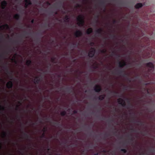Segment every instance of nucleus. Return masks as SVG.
Returning a JSON list of instances; mask_svg holds the SVG:
<instances>
[{"instance_id": "35", "label": "nucleus", "mask_w": 155, "mask_h": 155, "mask_svg": "<svg viewBox=\"0 0 155 155\" xmlns=\"http://www.w3.org/2000/svg\"><path fill=\"white\" fill-rule=\"evenodd\" d=\"M55 57H53L51 58V60L53 63H55L56 62H55Z\"/></svg>"}, {"instance_id": "42", "label": "nucleus", "mask_w": 155, "mask_h": 155, "mask_svg": "<svg viewBox=\"0 0 155 155\" xmlns=\"http://www.w3.org/2000/svg\"><path fill=\"white\" fill-rule=\"evenodd\" d=\"M47 26H48V27H50V24H45L44 25V27H47Z\"/></svg>"}, {"instance_id": "52", "label": "nucleus", "mask_w": 155, "mask_h": 155, "mask_svg": "<svg viewBox=\"0 0 155 155\" xmlns=\"http://www.w3.org/2000/svg\"><path fill=\"white\" fill-rule=\"evenodd\" d=\"M113 24H115L117 22V21H116V20L114 19L113 20Z\"/></svg>"}, {"instance_id": "32", "label": "nucleus", "mask_w": 155, "mask_h": 155, "mask_svg": "<svg viewBox=\"0 0 155 155\" xmlns=\"http://www.w3.org/2000/svg\"><path fill=\"white\" fill-rule=\"evenodd\" d=\"M46 137L45 134V132H43L41 135L40 136V137L41 138H45Z\"/></svg>"}, {"instance_id": "49", "label": "nucleus", "mask_w": 155, "mask_h": 155, "mask_svg": "<svg viewBox=\"0 0 155 155\" xmlns=\"http://www.w3.org/2000/svg\"><path fill=\"white\" fill-rule=\"evenodd\" d=\"M31 34V33H28V32H25V33L24 34V36H25V35H28V34Z\"/></svg>"}, {"instance_id": "36", "label": "nucleus", "mask_w": 155, "mask_h": 155, "mask_svg": "<svg viewBox=\"0 0 155 155\" xmlns=\"http://www.w3.org/2000/svg\"><path fill=\"white\" fill-rule=\"evenodd\" d=\"M110 38H116V35L114 34H110Z\"/></svg>"}, {"instance_id": "14", "label": "nucleus", "mask_w": 155, "mask_h": 155, "mask_svg": "<svg viewBox=\"0 0 155 155\" xmlns=\"http://www.w3.org/2000/svg\"><path fill=\"white\" fill-rule=\"evenodd\" d=\"M5 28H6L7 29H10V27L7 24H5V25H3L0 26V29H4Z\"/></svg>"}, {"instance_id": "63", "label": "nucleus", "mask_w": 155, "mask_h": 155, "mask_svg": "<svg viewBox=\"0 0 155 155\" xmlns=\"http://www.w3.org/2000/svg\"><path fill=\"white\" fill-rule=\"evenodd\" d=\"M27 28H31V27L30 25H28L27 26Z\"/></svg>"}, {"instance_id": "55", "label": "nucleus", "mask_w": 155, "mask_h": 155, "mask_svg": "<svg viewBox=\"0 0 155 155\" xmlns=\"http://www.w3.org/2000/svg\"><path fill=\"white\" fill-rule=\"evenodd\" d=\"M34 19H32L31 21V23H34Z\"/></svg>"}, {"instance_id": "43", "label": "nucleus", "mask_w": 155, "mask_h": 155, "mask_svg": "<svg viewBox=\"0 0 155 155\" xmlns=\"http://www.w3.org/2000/svg\"><path fill=\"white\" fill-rule=\"evenodd\" d=\"M78 112V111L77 110H74L73 111V113L74 114H77Z\"/></svg>"}, {"instance_id": "25", "label": "nucleus", "mask_w": 155, "mask_h": 155, "mask_svg": "<svg viewBox=\"0 0 155 155\" xmlns=\"http://www.w3.org/2000/svg\"><path fill=\"white\" fill-rule=\"evenodd\" d=\"M141 133L143 136H146L147 135L148 132L147 130H145L143 132H141Z\"/></svg>"}, {"instance_id": "2", "label": "nucleus", "mask_w": 155, "mask_h": 155, "mask_svg": "<svg viewBox=\"0 0 155 155\" xmlns=\"http://www.w3.org/2000/svg\"><path fill=\"white\" fill-rule=\"evenodd\" d=\"M84 18L83 15H79L77 18V20L78 21V24L79 26H83L84 25Z\"/></svg>"}, {"instance_id": "7", "label": "nucleus", "mask_w": 155, "mask_h": 155, "mask_svg": "<svg viewBox=\"0 0 155 155\" xmlns=\"http://www.w3.org/2000/svg\"><path fill=\"white\" fill-rule=\"evenodd\" d=\"M102 89L101 87L98 85H96L94 88V90L96 92H100Z\"/></svg>"}, {"instance_id": "17", "label": "nucleus", "mask_w": 155, "mask_h": 155, "mask_svg": "<svg viewBox=\"0 0 155 155\" xmlns=\"http://www.w3.org/2000/svg\"><path fill=\"white\" fill-rule=\"evenodd\" d=\"M143 5L141 3H137L135 6V7L136 9H139V8L142 7Z\"/></svg>"}, {"instance_id": "57", "label": "nucleus", "mask_w": 155, "mask_h": 155, "mask_svg": "<svg viewBox=\"0 0 155 155\" xmlns=\"http://www.w3.org/2000/svg\"><path fill=\"white\" fill-rule=\"evenodd\" d=\"M49 66H47V68H50V67L51 66V64H50V63H49Z\"/></svg>"}, {"instance_id": "22", "label": "nucleus", "mask_w": 155, "mask_h": 155, "mask_svg": "<svg viewBox=\"0 0 155 155\" xmlns=\"http://www.w3.org/2000/svg\"><path fill=\"white\" fill-rule=\"evenodd\" d=\"M32 63V61L30 60H27L26 62V64L29 66L31 65Z\"/></svg>"}, {"instance_id": "1", "label": "nucleus", "mask_w": 155, "mask_h": 155, "mask_svg": "<svg viewBox=\"0 0 155 155\" xmlns=\"http://www.w3.org/2000/svg\"><path fill=\"white\" fill-rule=\"evenodd\" d=\"M146 65L149 68L147 71V74L148 75L152 74L154 69V66L153 64L151 62H149L146 63Z\"/></svg>"}, {"instance_id": "20", "label": "nucleus", "mask_w": 155, "mask_h": 155, "mask_svg": "<svg viewBox=\"0 0 155 155\" xmlns=\"http://www.w3.org/2000/svg\"><path fill=\"white\" fill-rule=\"evenodd\" d=\"M105 97V95L104 94L101 95L98 97V99L100 101H102L104 99Z\"/></svg>"}, {"instance_id": "13", "label": "nucleus", "mask_w": 155, "mask_h": 155, "mask_svg": "<svg viewBox=\"0 0 155 155\" xmlns=\"http://www.w3.org/2000/svg\"><path fill=\"white\" fill-rule=\"evenodd\" d=\"M126 63L124 61H123L122 62L120 61H119V66L120 68H123L124 67L126 66Z\"/></svg>"}, {"instance_id": "8", "label": "nucleus", "mask_w": 155, "mask_h": 155, "mask_svg": "<svg viewBox=\"0 0 155 155\" xmlns=\"http://www.w3.org/2000/svg\"><path fill=\"white\" fill-rule=\"evenodd\" d=\"M74 35L76 37L78 38L81 36L83 35V33L81 31L78 30L76 31Z\"/></svg>"}, {"instance_id": "29", "label": "nucleus", "mask_w": 155, "mask_h": 155, "mask_svg": "<svg viewBox=\"0 0 155 155\" xmlns=\"http://www.w3.org/2000/svg\"><path fill=\"white\" fill-rule=\"evenodd\" d=\"M5 110V108L4 107L0 105V112L3 111Z\"/></svg>"}, {"instance_id": "10", "label": "nucleus", "mask_w": 155, "mask_h": 155, "mask_svg": "<svg viewBox=\"0 0 155 155\" xmlns=\"http://www.w3.org/2000/svg\"><path fill=\"white\" fill-rule=\"evenodd\" d=\"M7 5V2L5 0H4L1 2V8L2 9H5V8Z\"/></svg>"}, {"instance_id": "48", "label": "nucleus", "mask_w": 155, "mask_h": 155, "mask_svg": "<svg viewBox=\"0 0 155 155\" xmlns=\"http://www.w3.org/2000/svg\"><path fill=\"white\" fill-rule=\"evenodd\" d=\"M13 49H14L15 50V48H9L8 49V50H9L10 51H12L13 50Z\"/></svg>"}, {"instance_id": "61", "label": "nucleus", "mask_w": 155, "mask_h": 155, "mask_svg": "<svg viewBox=\"0 0 155 155\" xmlns=\"http://www.w3.org/2000/svg\"><path fill=\"white\" fill-rule=\"evenodd\" d=\"M19 107V106L18 105H17V107H16V108L15 109V110H18V108Z\"/></svg>"}, {"instance_id": "4", "label": "nucleus", "mask_w": 155, "mask_h": 155, "mask_svg": "<svg viewBox=\"0 0 155 155\" xmlns=\"http://www.w3.org/2000/svg\"><path fill=\"white\" fill-rule=\"evenodd\" d=\"M21 133L22 134V137L25 139H28L31 137V136L29 134L28 132L27 131H24L22 130Z\"/></svg>"}, {"instance_id": "11", "label": "nucleus", "mask_w": 155, "mask_h": 155, "mask_svg": "<svg viewBox=\"0 0 155 155\" xmlns=\"http://www.w3.org/2000/svg\"><path fill=\"white\" fill-rule=\"evenodd\" d=\"M103 31V29L101 28L98 29L96 31V33L98 34L97 36H100L102 35Z\"/></svg>"}, {"instance_id": "62", "label": "nucleus", "mask_w": 155, "mask_h": 155, "mask_svg": "<svg viewBox=\"0 0 155 155\" xmlns=\"http://www.w3.org/2000/svg\"><path fill=\"white\" fill-rule=\"evenodd\" d=\"M46 120H50V118H46Z\"/></svg>"}, {"instance_id": "39", "label": "nucleus", "mask_w": 155, "mask_h": 155, "mask_svg": "<svg viewBox=\"0 0 155 155\" xmlns=\"http://www.w3.org/2000/svg\"><path fill=\"white\" fill-rule=\"evenodd\" d=\"M121 151L123 152L124 153H126L127 152V150L125 149H121Z\"/></svg>"}, {"instance_id": "23", "label": "nucleus", "mask_w": 155, "mask_h": 155, "mask_svg": "<svg viewBox=\"0 0 155 155\" xmlns=\"http://www.w3.org/2000/svg\"><path fill=\"white\" fill-rule=\"evenodd\" d=\"M70 20V18L68 15H66L64 18V22H69Z\"/></svg>"}, {"instance_id": "60", "label": "nucleus", "mask_w": 155, "mask_h": 155, "mask_svg": "<svg viewBox=\"0 0 155 155\" xmlns=\"http://www.w3.org/2000/svg\"><path fill=\"white\" fill-rule=\"evenodd\" d=\"M135 121V120L134 119V118L132 120V122H134Z\"/></svg>"}, {"instance_id": "28", "label": "nucleus", "mask_w": 155, "mask_h": 155, "mask_svg": "<svg viewBox=\"0 0 155 155\" xmlns=\"http://www.w3.org/2000/svg\"><path fill=\"white\" fill-rule=\"evenodd\" d=\"M126 100L127 101V102L128 104L131 107H133V105L132 104H131L130 103V99L128 98H126Z\"/></svg>"}, {"instance_id": "40", "label": "nucleus", "mask_w": 155, "mask_h": 155, "mask_svg": "<svg viewBox=\"0 0 155 155\" xmlns=\"http://www.w3.org/2000/svg\"><path fill=\"white\" fill-rule=\"evenodd\" d=\"M104 136H105V137H109V136L110 135L109 134H107V133H106L104 134Z\"/></svg>"}, {"instance_id": "24", "label": "nucleus", "mask_w": 155, "mask_h": 155, "mask_svg": "<svg viewBox=\"0 0 155 155\" xmlns=\"http://www.w3.org/2000/svg\"><path fill=\"white\" fill-rule=\"evenodd\" d=\"M56 122H53L52 123L53 126H59L60 125V122H58L57 121H55Z\"/></svg>"}, {"instance_id": "31", "label": "nucleus", "mask_w": 155, "mask_h": 155, "mask_svg": "<svg viewBox=\"0 0 155 155\" xmlns=\"http://www.w3.org/2000/svg\"><path fill=\"white\" fill-rule=\"evenodd\" d=\"M66 114V111H62L61 113V115L62 116H65Z\"/></svg>"}, {"instance_id": "26", "label": "nucleus", "mask_w": 155, "mask_h": 155, "mask_svg": "<svg viewBox=\"0 0 155 155\" xmlns=\"http://www.w3.org/2000/svg\"><path fill=\"white\" fill-rule=\"evenodd\" d=\"M124 72L123 70L122 69H120L117 71V74L119 75H121Z\"/></svg>"}, {"instance_id": "21", "label": "nucleus", "mask_w": 155, "mask_h": 155, "mask_svg": "<svg viewBox=\"0 0 155 155\" xmlns=\"http://www.w3.org/2000/svg\"><path fill=\"white\" fill-rule=\"evenodd\" d=\"M20 18V15L18 14H16L14 16V18L17 20H19Z\"/></svg>"}, {"instance_id": "18", "label": "nucleus", "mask_w": 155, "mask_h": 155, "mask_svg": "<svg viewBox=\"0 0 155 155\" xmlns=\"http://www.w3.org/2000/svg\"><path fill=\"white\" fill-rule=\"evenodd\" d=\"M136 122L138 123L137 125L138 126H144L145 125L144 123L143 122L140 121H136Z\"/></svg>"}, {"instance_id": "5", "label": "nucleus", "mask_w": 155, "mask_h": 155, "mask_svg": "<svg viewBox=\"0 0 155 155\" xmlns=\"http://www.w3.org/2000/svg\"><path fill=\"white\" fill-rule=\"evenodd\" d=\"M117 102L119 104H121L123 107L126 106V104L124 100L121 98H119L117 99Z\"/></svg>"}, {"instance_id": "64", "label": "nucleus", "mask_w": 155, "mask_h": 155, "mask_svg": "<svg viewBox=\"0 0 155 155\" xmlns=\"http://www.w3.org/2000/svg\"><path fill=\"white\" fill-rule=\"evenodd\" d=\"M98 153H95L94 154V155H98Z\"/></svg>"}, {"instance_id": "58", "label": "nucleus", "mask_w": 155, "mask_h": 155, "mask_svg": "<svg viewBox=\"0 0 155 155\" xmlns=\"http://www.w3.org/2000/svg\"><path fill=\"white\" fill-rule=\"evenodd\" d=\"M60 4L61 5V6H60L61 7L63 6V8L64 7L63 6V5L61 2L60 3Z\"/></svg>"}, {"instance_id": "19", "label": "nucleus", "mask_w": 155, "mask_h": 155, "mask_svg": "<svg viewBox=\"0 0 155 155\" xmlns=\"http://www.w3.org/2000/svg\"><path fill=\"white\" fill-rule=\"evenodd\" d=\"M93 32V29L91 28H89L87 29L86 33L87 35H89Z\"/></svg>"}, {"instance_id": "46", "label": "nucleus", "mask_w": 155, "mask_h": 155, "mask_svg": "<svg viewBox=\"0 0 155 155\" xmlns=\"http://www.w3.org/2000/svg\"><path fill=\"white\" fill-rule=\"evenodd\" d=\"M71 87H67L66 88V89H68L69 90H68V91L69 92H70V88H71Z\"/></svg>"}, {"instance_id": "54", "label": "nucleus", "mask_w": 155, "mask_h": 155, "mask_svg": "<svg viewBox=\"0 0 155 155\" xmlns=\"http://www.w3.org/2000/svg\"><path fill=\"white\" fill-rule=\"evenodd\" d=\"M145 153L144 152H142L141 153L140 155H145Z\"/></svg>"}, {"instance_id": "16", "label": "nucleus", "mask_w": 155, "mask_h": 155, "mask_svg": "<svg viewBox=\"0 0 155 155\" xmlns=\"http://www.w3.org/2000/svg\"><path fill=\"white\" fill-rule=\"evenodd\" d=\"M127 138L129 140H130V141H133V135L130 134H128L127 136Z\"/></svg>"}, {"instance_id": "33", "label": "nucleus", "mask_w": 155, "mask_h": 155, "mask_svg": "<svg viewBox=\"0 0 155 155\" xmlns=\"http://www.w3.org/2000/svg\"><path fill=\"white\" fill-rule=\"evenodd\" d=\"M128 75L125 73H124L123 75H122V76L124 77V78H127L128 77Z\"/></svg>"}, {"instance_id": "27", "label": "nucleus", "mask_w": 155, "mask_h": 155, "mask_svg": "<svg viewBox=\"0 0 155 155\" xmlns=\"http://www.w3.org/2000/svg\"><path fill=\"white\" fill-rule=\"evenodd\" d=\"M25 2L26 4H27L29 5H31L32 4V3L30 0H25Z\"/></svg>"}, {"instance_id": "38", "label": "nucleus", "mask_w": 155, "mask_h": 155, "mask_svg": "<svg viewBox=\"0 0 155 155\" xmlns=\"http://www.w3.org/2000/svg\"><path fill=\"white\" fill-rule=\"evenodd\" d=\"M47 130V128L46 127H44L43 129L42 130V131L43 132H45Z\"/></svg>"}, {"instance_id": "37", "label": "nucleus", "mask_w": 155, "mask_h": 155, "mask_svg": "<svg viewBox=\"0 0 155 155\" xmlns=\"http://www.w3.org/2000/svg\"><path fill=\"white\" fill-rule=\"evenodd\" d=\"M79 43H78L77 44H75L74 43H73L72 44V45L71 46L72 47H74V46H76L77 47L78 45H79Z\"/></svg>"}, {"instance_id": "6", "label": "nucleus", "mask_w": 155, "mask_h": 155, "mask_svg": "<svg viewBox=\"0 0 155 155\" xmlns=\"http://www.w3.org/2000/svg\"><path fill=\"white\" fill-rule=\"evenodd\" d=\"M91 49L88 53V56L90 58H92L94 56L95 52V49L94 48H92Z\"/></svg>"}, {"instance_id": "41", "label": "nucleus", "mask_w": 155, "mask_h": 155, "mask_svg": "<svg viewBox=\"0 0 155 155\" xmlns=\"http://www.w3.org/2000/svg\"><path fill=\"white\" fill-rule=\"evenodd\" d=\"M127 79L129 82H131V80L130 78L128 77L127 78Z\"/></svg>"}, {"instance_id": "56", "label": "nucleus", "mask_w": 155, "mask_h": 155, "mask_svg": "<svg viewBox=\"0 0 155 155\" xmlns=\"http://www.w3.org/2000/svg\"><path fill=\"white\" fill-rule=\"evenodd\" d=\"M113 93H114V94H118V92H115V91L113 92Z\"/></svg>"}, {"instance_id": "51", "label": "nucleus", "mask_w": 155, "mask_h": 155, "mask_svg": "<svg viewBox=\"0 0 155 155\" xmlns=\"http://www.w3.org/2000/svg\"><path fill=\"white\" fill-rule=\"evenodd\" d=\"M94 44V43L93 42H91L90 43V45L92 46H93Z\"/></svg>"}, {"instance_id": "9", "label": "nucleus", "mask_w": 155, "mask_h": 155, "mask_svg": "<svg viewBox=\"0 0 155 155\" xmlns=\"http://www.w3.org/2000/svg\"><path fill=\"white\" fill-rule=\"evenodd\" d=\"M6 87L8 89H11L13 86V83L12 81L8 82L6 84Z\"/></svg>"}, {"instance_id": "3", "label": "nucleus", "mask_w": 155, "mask_h": 155, "mask_svg": "<svg viewBox=\"0 0 155 155\" xmlns=\"http://www.w3.org/2000/svg\"><path fill=\"white\" fill-rule=\"evenodd\" d=\"M11 135V133L9 130H8L7 132L5 131H3L2 134V137L3 138H5L6 137H8Z\"/></svg>"}, {"instance_id": "30", "label": "nucleus", "mask_w": 155, "mask_h": 155, "mask_svg": "<svg viewBox=\"0 0 155 155\" xmlns=\"http://www.w3.org/2000/svg\"><path fill=\"white\" fill-rule=\"evenodd\" d=\"M100 5L101 6L104 7V9H105V3L104 2H100Z\"/></svg>"}, {"instance_id": "53", "label": "nucleus", "mask_w": 155, "mask_h": 155, "mask_svg": "<svg viewBox=\"0 0 155 155\" xmlns=\"http://www.w3.org/2000/svg\"><path fill=\"white\" fill-rule=\"evenodd\" d=\"M81 7V5H80L79 4H77V5L76 6V7L77 8H78V7Z\"/></svg>"}, {"instance_id": "45", "label": "nucleus", "mask_w": 155, "mask_h": 155, "mask_svg": "<svg viewBox=\"0 0 155 155\" xmlns=\"http://www.w3.org/2000/svg\"><path fill=\"white\" fill-rule=\"evenodd\" d=\"M115 54H116L115 52L114 51H113L112 52V53L111 54V56H113Z\"/></svg>"}, {"instance_id": "59", "label": "nucleus", "mask_w": 155, "mask_h": 155, "mask_svg": "<svg viewBox=\"0 0 155 155\" xmlns=\"http://www.w3.org/2000/svg\"><path fill=\"white\" fill-rule=\"evenodd\" d=\"M128 87L127 86H124V89H126Z\"/></svg>"}, {"instance_id": "47", "label": "nucleus", "mask_w": 155, "mask_h": 155, "mask_svg": "<svg viewBox=\"0 0 155 155\" xmlns=\"http://www.w3.org/2000/svg\"><path fill=\"white\" fill-rule=\"evenodd\" d=\"M131 131L132 132H135L136 130L133 128H132L130 129Z\"/></svg>"}, {"instance_id": "44", "label": "nucleus", "mask_w": 155, "mask_h": 155, "mask_svg": "<svg viewBox=\"0 0 155 155\" xmlns=\"http://www.w3.org/2000/svg\"><path fill=\"white\" fill-rule=\"evenodd\" d=\"M28 5H28V4L25 3V8H27L28 7Z\"/></svg>"}, {"instance_id": "34", "label": "nucleus", "mask_w": 155, "mask_h": 155, "mask_svg": "<svg viewBox=\"0 0 155 155\" xmlns=\"http://www.w3.org/2000/svg\"><path fill=\"white\" fill-rule=\"evenodd\" d=\"M100 51L102 53L105 54L107 52V50L105 49H104L101 50Z\"/></svg>"}, {"instance_id": "15", "label": "nucleus", "mask_w": 155, "mask_h": 155, "mask_svg": "<svg viewBox=\"0 0 155 155\" xmlns=\"http://www.w3.org/2000/svg\"><path fill=\"white\" fill-rule=\"evenodd\" d=\"M3 68L5 69V71L7 72L10 74H12V72H10L8 70V67L6 64L4 65L3 66Z\"/></svg>"}, {"instance_id": "50", "label": "nucleus", "mask_w": 155, "mask_h": 155, "mask_svg": "<svg viewBox=\"0 0 155 155\" xmlns=\"http://www.w3.org/2000/svg\"><path fill=\"white\" fill-rule=\"evenodd\" d=\"M1 37H0V40H1L2 39H3L4 38L3 36L2 35V34H1Z\"/></svg>"}, {"instance_id": "12", "label": "nucleus", "mask_w": 155, "mask_h": 155, "mask_svg": "<svg viewBox=\"0 0 155 155\" xmlns=\"http://www.w3.org/2000/svg\"><path fill=\"white\" fill-rule=\"evenodd\" d=\"M41 80L39 77H36L34 80V82L35 84H38Z\"/></svg>"}]
</instances>
